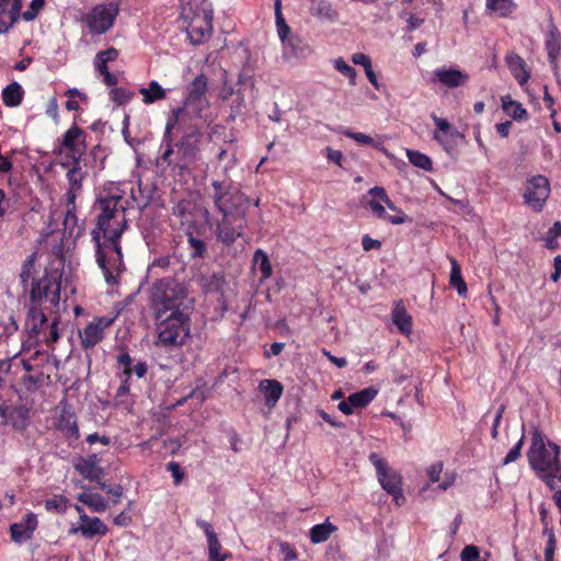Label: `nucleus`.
Wrapping results in <instances>:
<instances>
[{"label": "nucleus", "mask_w": 561, "mask_h": 561, "mask_svg": "<svg viewBox=\"0 0 561 561\" xmlns=\"http://www.w3.org/2000/svg\"><path fill=\"white\" fill-rule=\"evenodd\" d=\"M201 139L202 134L199 131H191L184 135L178 144V154L181 157L184 164L194 162L198 159Z\"/></svg>", "instance_id": "nucleus-19"}, {"label": "nucleus", "mask_w": 561, "mask_h": 561, "mask_svg": "<svg viewBox=\"0 0 561 561\" xmlns=\"http://www.w3.org/2000/svg\"><path fill=\"white\" fill-rule=\"evenodd\" d=\"M336 529V526L329 519L322 524H317L309 531L310 541L314 545L325 542Z\"/></svg>", "instance_id": "nucleus-34"}, {"label": "nucleus", "mask_w": 561, "mask_h": 561, "mask_svg": "<svg viewBox=\"0 0 561 561\" xmlns=\"http://www.w3.org/2000/svg\"><path fill=\"white\" fill-rule=\"evenodd\" d=\"M78 500L96 513L104 512L107 508V501L98 493L82 492L78 495Z\"/></svg>", "instance_id": "nucleus-37"}, {"label": "nucleus", "mask_w": 561, "mask_h": 561, "mask_svg": "<svg viewBox=\"0 0 561 561\" xmlns=\"http://www.w3.org/2000/svg\"><path fill=\"white\" fill-rule=\"evenodd\" d=\"M548 58L551 67L556 70L558 68V57L561 50V36L558 28L553 23L549 24L548 33L545 41Z\"/></svg>", "instance_id": "nucleus-25"}, {"label": "nucleus", "mask_w": 561, "mask_h": 561, "mask_svg": "<svg viewBox=\"0 0 561 561\" xmlns=\"http://www.w3.org/2000/svg\"><path fill=\"white\" fill-rule=\"evenodd\" d=\"M182 113H183V108H174V110H172V112L168 118L163 138H162L161 146H160L161 152H160L159 157L157 158V165L161 170H167V168H169V167H176V165H179L180 168L183 167L182 164L175 162L173 159L174 151H173V147H172V137H171L172 130L175 127V125L178 124V122L180 121Z\"/></svg>", "instance_id": "nucleus-10"}, {"label": "nucleus", "mask_w": 561, "mask_h": 561, "mask_svg": "<svg viewBox=\"0 0 561 561\" xmlns=\"http://www.w3.org/2000/svg\"><path fill=\"white\" fill-rule=\"evenodd\" d=\"M340 133L360 145L374 146V139L366 134L355 133L347 128H341Z\"/></svg>", "instance_id": "nucleus-51"}, {"label": "nucleus", "mask_w": 561, "mask_h": 561, "mask_svg": "<svg viewBox=\"0 0 561 561\" xmlns=\"http://www.w3.org/2000/svg\"><path fill=\"white\" fill-rule=\"evenodd\" d=\"M334 68L343 76L347 77L352 85L355 84L356 70L351 67L343 58H337L334 60Z\"/></svg>", "instance_id": "nucleus-48"}, {"label": "nucleus", "mask_w": 561, "mask_h": 561, "mask_svg": "<svg viewBox=\"0 0 561 561\" xmlns=\"http://www.w3.org/2000/svg\"><path fill=\"white\" fill-rule=\"evenodd\" d=\"M276 27L282 43H286V41L289 39V37L294 36L285 21H282V23L276 25Z\"/></svg>", "instance_id": "nucleus-64"}, {"label": "nucleus", "mask_w": 561, "mask_h": 561, "mask_svg": "<svg viewBox=\"0 0 561 561\" xmlns=\"http://www.w3.org/2000/svg\"><path fill=\"white\" fill-rule=\"evenodd\" d=\"M2 101L8 107L19 106L24 98V90L18 82H12L2 90Z\"/></svg>", "instance_id": "nucleus-32"}, {"label": "nucleus", "mask_w": 561, "mask_h": 561, "mask_svg": "<svg viewBox=\"0 0 561 561\" xmlns=\"http://www.w3.org/2000/svg\"><path fill=\"white\" fill-rule=\"evenodd\" d=\"M187 96L184 102L183 113L190 117H199L202 113L209 106L206 98L207 78L205 75L197 76L187 88Z\"/></svg>", "instance_id": "nucleus-8"}, {"label": "nucleus", "mask_w": 561, "mask_h": 561, "mask_svg": "<svg viewBox=\"0 0 561 561\" xmlns=\"http://www.w3.org/2000/svg\"><path fill=\"white\" fill-rule=\"evenodd\" d=\"M523 444H524V438L522 437L515 444V446L507 453V455L505 456V458L503 460V465H508V463L515 461L517 458H519Z\"/></svg>", "instance_id": "nucleus-56"}, {"label": "nucleus", "mask_w": 561, "mask_h": 561, "mask_svg": "<svg viewBox=\"0 0 561 561\" xmlns=\"http://www.w3.org/2000/svg\"><path fill=\"white\" fill-rule=\"evenodd\" d=\"M253 266L261 273V282L268 279L273 274V267L265 251L257 249L253 254Z\"/></svg>", "instance_id": "nucleus-36"}, {"label": "nucleus", "mask_w": 561, "mask_h": 561, "mask_svg": "<svg viewBox=\"0 0 561 561\" xmlns=\"http://www.w3.org/2000/svg\"><path fill=\"white\" fill-rule=\"evenodd\" d=\"M310 12L318 19L335 21L339 16L329 0H310Z\"/></svg>", "instance_id": "nucleus-30"}, {"label": "nucleus", "mask_w": 561, "mask_h": 561, "mask_svg": "<svg viewBox=\"0 0 561 561\" xmlns=\"http://www.w3.org/2000/svg\"><path fill=\"white\" fill-rule=\"evenodd\" d=\"M245 107L244 94L241 90H238L237 98L232 101L231 110L233 113H240Z\"/></svg>", "instance_id": "nucleus-62"}, {"label": "nucleus", "mask_w": 561, "mask_h": 561, "mask_svg": "<svg viewBox=\"0 0 561 561\" xmlns=\"http://www.w3.org/2000/svg\"><path fill=\"white\" fill-rule=\"evenodd\" d=\"M44 332L41 335V339L38 341H44L47 344L48 343H55L59 339V329H58V321L55 319L51 321V323H48L45 328Z\"/></svg>", "instance_id": "nucleus-47"}, {"label": "nucleus", "mask_w": 561, "mask_h": 561, "mask_svg": "<svg viewBox=\"0 0 561 561\" xmlns=\"http://www.w3.org/2000/svg\"><path fill=\"white\" fill-rule=\"evenodd\" d=\"M236 165L234 156L221 169L222 179L211 180V190L208 195L215 209L220 213L248 211L249 199L241 192L237 183L228 178V172Z\"/></svg>", "instance_id": "nucleus-4"}, {"label": "nucleus", "mask_w": 561, "mask_h": 561, "mask_svg": "<svg viewBox=\"0 0 561 561\" xmlns=\"http://www.w3.org/2000/svg\"><path fill=\"white\" fill-rule=\"evenodd\" d=\"M377 396V390L374 388H366L348 396L350 403L353 409H362L368 405Z\"/></svg>", "instance_id": "nucleus-40"}, {"label": "nucleus", "mask_w": 561, "mask_h": 561, "mask_svg": "<svg viewBox=\"0 0 561 561\" xmlns=\"http://www.w3.org/2000/svg\"><path fill=\"white\" fill-rule=\"evenodd\" d=\"M461 561H480V550L478 547L466 546L460 553Z\"/></svg>", "instance_id": "nucleus-53"}, {"label": "nucleus", "mask_w": 561, "mask_h": 561, "mask_svg": "<svg viewBox=\"0 0 561 561\" xmlns=\"http://www.w3.org/2000/svg\"><path fill=\"white\" fill-rule=\"evenodd\" d=\"M167 469L171 473L174 484H180L184 478V472L182 471L180 465L172 461L168 463Z\"/></svg>", "instance_id": "nucleus-57"}, {"label": "nucleus", "mask_w": 561, "mask_h": 561, "mask_svg": "<svg viewBox=\"0 0 561 561\" xmlns=\"http://www.w3.org/2000/svg\"><path fill=\"white\" fill-rule=\"evenodd\" d=\"M57 427L68 438L77 439L79 437L77 422L72 413L66 409H64L59 415Z\"/></svg>", "instance_id": "nucleus-31"}, {"label": "nucleus", "mask_w": 561, "mask_h": 561, "mask_svg": "<svg viewBox=\"0 0 561 561\" xmlns=\"http://www.w3.org/2000/svg\"><path fill=\"white\" fill-rule=\"evenodd\" d=\"M486 8L501 16H505L512 12V0H486Z\"/></svg>", "instance_id": "nucleus-44"}, {"label": "nucleus", "mask_w": 561, "mask_h": 561, "mask_svg": "<svg viewBox=\"0 0 561 561\" xmlns=\"http://www.w3.org/2000/svg\"><path fill=\"white\" fill-rule=\"evenodd\" d=\"M127 204L124 192L115 185L102 190L96 199L99 214L91 234L96 247V263L108 285L116 284L124 270L121 238L127 229Z\"/></svg>", "instance_id": "nucleus-1"}, {"label": "nucleus", "mask_w": 561, "mask_h": 561, "mask_svg": "<svg viewBox=\"0 0 561 561\" xmlns=\"http://www.w3.org/2000/svg\"><path fill=\"white\" fill-rule=\"evenodd\" d=\"M225 285V277L222 274L215 273L205 278L204 286L207 291H221Z\"/></svg>", "instance_id": "nucleus-49"}, {"label": "nucleus", "mask_w": 561, "mask_h": 561, "mask_svg": "<svg viewBox=\"0 0 561 561\" xmlns=\"http://www.w3.org/2000/svg\"><path fill=\"white\" fill-rule=\"evenodd\" d=\"M442 471H443V463H442V462L433 463V465L427 469V476H428V479H430L432 482H438V481H439V478H440V474H442Z\"/></svg>", "instance_id": "nucleus-60"}, {"label": "nucleus", "mask_w": 561, "mask_h": 561, "mask_svg": "<svg viewBox=\"0 0 561 561\" xmlns=\"http://www.w3.org/2000/svg\"><path fill=\"white\" fill-rule=\"evenodd\" d=\"M188 249L193 257H203L206 252V245L204 241L195 238L193 234L187 237Z\"/></svg>", "instance_id": "nucleus-50"}, {"label": "nucleus", "mask_w": 561, "mask_h": 561, "mask_svg": "<svg viewBox=\"0 0 561 561\" xmlns=\"http://www.w3.org/2000/svg\"><path fill=\"white\" fill-rule=\"evenodd\" d=\"M196 524L202 530H204L206 535L208 546V560L229 558V553L222 552L221 543L219 542L218 536L214 531L211 525L208 522L202 519H198Z\"/></svg>", "instance_id": "nucleus-23"}, {"label": "nucleus", "mask_w": 561, "mask_h": 561, "mask_svg": "<svg viewBox=\"0 0 561 561\" xmlns=\"http://www.w3.org/2000/svg\"><path fill=\"white\" fill-rule=\"evenodd\" d=\"M368 207L376 218L392 225H401L409 220L404 213H399V215H389L385 208L383 202L377 196H371V199L368 202Z\"/></svg>", "instance_id": "nucleus-26"}, {"label": "nucleus", "mask_w": 561, "mask_h": 561, "mask_svg": "<svg viewBox=\"0 0 561 561\" xmlns=\"http://www.w3.org/2000/svg\"><path fill=\"white\" fill-rule=\"evenodd\" d=\"M76 210V201H73V204H70L69 201H66V215L64 218V226L66 230H69V233H72L77 226Z\"/></svg>", "instance_id": "nucleus-46"}, {"label": "nucleus", "mask_w": 561, "mask_h": 561, "mask_svg": "<svg viewBox=\"0 0 561 561\" xmlns=\"http://www.w3.org/2000/svg\"><path fill=\"white\" fill-rule=\"evenodd\" d=\"M503 111L515 121H526L528 113L522 103L512 100L510 95H504L501 99Z\"/></svg>", "instance_id": "nucleus-35"}, {"label": "nucleus", "mask_w": 561, "mask_h": 561, "mask_svg": "<svg viewBox=\"0 0 561 561\" xmlns=\"http://www.w3.org/2000/svg\"><path fill=\"white\" fill-rule=\"evenodd\" d=\"M111 100L119 105L129 102L133 94L122 88H114L110 92Z\"/></svg>", "instance_id": "nucleus-52"}, {"label": "nucleus", "mask_w": 561, "mask_h": 561, "mask_svg": "<svg viewBox=\"0 0 561 561\" xmlns=\"http://www.w3.org/2000/svg\"><path fill=\"white\" fill-rule=\"evenodd\" d=\"M247 213H220V218H206V220L210 228H213L217 241L225 245H232L237 239L243 236L244 228L247 227Z\"/></svg>", "instance_id": "nucleus-7"}, {"label": "nucleus", "mask_w": 561, "mask_h": 561, "mask_svg": "<svg viewBox=\"0 0 561 561\" xmlns=\"http://www.w3.org/2000/svg\"><path fill=\"white\" fill-rule=\"evenodd\" d=\"M469 73L457 67H438L433 71V83H440L448 89L463 87L469 81Z\"/></svg>", "instance_id": "nucleus-14"}, {"label": "nucleus", "mask_w": 561, "mask_h": 561, "mask_svg": "<svg viewBox=\"0 0 561 561\" xmlns=\"http://www.w3.org/2000/svg\"><path fill=\"white\" fill-rule=\"evenodd\" d=\"M113 323V319L96 318L79 331L81 345L84 350L94 347L104 336V331Z\"/></svg>", "instance_id": "nucleus-15"}, {"label": "nucleus", "mask_w": 561, "mask_h": 561, "mask_svg": "<svg viewBox=\"0 0 561 561\" xmlns=\"http://www.w3.org/2000/svg\"><path fill=\"white\" fill-rule=\"evenodd\" d=\"M77 533H80L84 538H92L94 536H104L107 533V527L99 517H90L87 514H82L80 525L70 529V534Z\"/></svg>", "instance_id": "nucleus-21"}, {"label": "nucleus", "mask_w": 561, "mask_h": 561, "mask_svg": "<svg viewBox=\"0 0 561 561\" xmlns=\"http://www.w3.org/2000/svg\"><path fill=\"white\" fill-rule=\"evenodd\" d=\"M436 125V130L433 133V138L444 148L445 151L450 152L457 138H462L460 131L451 126L447 119L438 117L436 114L431 115Z\"/></svg>", "instance_id": "nucleus-16"}, {"label": "nucleus", "mask_w": 561, "mask_h": 561, "mask_svg": "<svg viewBox=\"0 0 561 561\" xmlns=\"http://www.w3.org/2000/svg\"><path fill=\"white\" fill-rule=\"evenodd\" d=\"M35 260L36 253L27 256L22 265L20 278L24 288L31 287V305L26 318V328L30 330L31 337L39 340L48 324L43 305L46 309L59 306L62 266L59 262L58 266L46 267L44 275L36 279Z\"/></svg>", "instance_id": "nucleus-2"}, {"label": "nucleus", "mask_w": 561, "mask_h": 561, "mask_svg": "<svg viewBox=\"0 0 561 561\" xmlns=\"http://www.w3.org/2000/svg\"><path fill=\"white\" fill-rule=\"evenodd\" d=\"M507 67L520 85L527 83L530 78V73L527 70L526 64L522 57L517 54L511 53L506 56Z\"/></svg>", "instance_id": "nucleus-27"}, {"label": "nucleus", "mask_w": 561, "mask_h": 561, "mask_svg": "<svg viewBox=\"0 0 561 561\" xmlns=\"http://www.w3.org/2000/svg\"><path fill=\"white\" fill-rule=\"evenodd\" d=\"M283 46L284 53L294 57H305L309 53L308 45L297 35L289 37Z\"/></svg>", "instance_id": "nucleus-39"}, {"label": "nucleus", "mask_w": 561, "mask_h": 561, "mask_svg": "<svg viewBox=\"0 0 561 561\" xmlns=\"http://www.w3.org/2000/svg\"><path fill=\"white\" fill-rule=\"evenodd\" d=\"M213 32L211 14L205 9L194 11V14L186 25V33L190 41L197 45L210 36Z\"/></svg>", "instance_id": "nucleus-13"}, {"label": "nucleus", "mask_w": 561, "mask_h": 561, "mask_svg": "<svg viewBox=\"0 0 561 561\" xmlns=\"http://www.w3.org/2000/svg\"><path fill=\"white\" fill-rule=\"evenodd\" d=\"M37 526V518L34 514H27L20 524L11 526V538L16 542H23L31 538Z\"/></svg>", "instance_id": "nucleus-24"}, {"label": "nucleus", "mask_w": 561, "mask_h": 561, "mask_svg": "<svg viewBox=\"0 0 561 561\" xmlns=\"http://www.w3.org/2000/svg\"><path fill=\"white\" fill-rule=\"evenodd\" d=\"M550 185L542 175L531 178L525 187V203L536 211H540L549 197Z\"/></svg>", "instance_id": "nucleus-12"}, {"label": "nucleus", "mask_w": 561, "mask_h": 561, "mask_svg": "<svg viewBox=\"0 0 561 561\" xmlns=\"http://www.w3.org/2000/svg\"><path fill=\"white\" fill-rule=\"evenodd\" d=\"M60 164L62 168H69L66 174L69 188L65 195V198L66 201H69L70 204H73V201L77 199V196L82 191L84 173L81 170L80 160H71V163L69 161H62Z\"/></svg>", "instance_id": "nucleus-17"}, {"label": "nucleus", "mask_w": 561, "mask_h": 561, "mask_svg": "<svg viewBox=\"0 0 561 561\" xmlns=\"http://www.w3.org/2000/svg\"><path fill=\"white\" fill-rule=\"evenodd\" d=\"M424 23V19L420 18L415 14L409 15L407 18V26L404 28L405 32H413L422 26Z\"/></svg>", "instance_id": "nucleus-58"}, {"label": "nucleus", "mask_w": 561, "mask_h": 561, "mask_svg": "<svg viewBox=\"0 0 561 561\" xmlns=\"http://www.w3.org/2000/svg\"><path fill=\"white\" fill-rule=\"evenodd\" d=\"M82 142V130L72 126L62 136L59 154L65 153L70 160H80L83 151Z\"/></svg>", "instance_id": "nucleus-18"}, {"label": "nucleus", "mask_w": 561, "mask_h": 561, "mask_svg": "<svg viewBox=\"0 0 561 561\" xmlns=\"http://www.w3.org/2000/svg\"><path fill=\"white\" fill-rule=\"evenodd\" d=\"M556 550V538L552 530L549 531V539L545 549V560L553 561V554Z\"/></svg>", "instance_id": "nucleus-59"}, {"label": "nucleus", "mask_w": 561, "mask_h": 561, "mask_svg": "<svg viewBox=\"0 0 561 561\" xmlns=\"http://www.w3.org/2000/svg\"><path fill=\"white\" fill-rule=\"evenodd\" d=\"M451 271H450V279L449 284L454 287L457 293L465 297L467 295V284L462 278L461 268L456 259L450 257Z\"/></svg>", "instance_id": "nucleus-38"}, {"label": "nucleus", "mask_w": 561, "mask_h": 561, "mask_svg": "<svg viewBox=\"0 0 561 561\" xmlns=\"http://www.w3.org/2000/svg\"><path fill=\"white\" fill-rule=\"evenodd\" d=\"M21 0H0V34L7 33L19 20Z\"/></svg>", "instance_id": "nucleus-20"}, {"label": "nucleus", "mask_w": 561, "mask_h": 561, "mask_svg": "<svg viewBox=\"0 0 561 561\" xmlns=\"http://www.w3.org/2000/svg\"><path fill=\"white\" fill-rule=\"evenodd\" d=\"M124 381L117 389L116 396H115V405L123 407L127 411L131 408V401L129 400V386L127 383L128 378L131 375L130 369H124Z\"/></svg>", "instance_id": "nucleus-41"}, {"label": "nucleus", "mask_w": 561, "mask_h": 561, "mask_svg": "<svg viewBox=\"0 0 561 561\" xmlns=\"http://www.w3.org/2000/svg\"><path fill=\"white\" fill-rule=\"evenodd\" d=\"M407 156L409 158V161L416 168H420L424 171H432L433 170V162L432 159L426 156L425 153H422L417 150H407Z\"/></svg>", "instance_id": "nucleus-43"}, {"label": "nucleus", "mask_w": 561, "mask_h": 561, "mask_svg": "<svg viewBox=\"0 0 561 561\" xmlns=\"http://www.w3.org/2000/svg\"><path fill=\"white\" fill-rule=\"evenodd\" d=\"M392 322L398 328V330L404 334L409 335L412 331V318L408 313L402 301H396L393 310H392Z\"/></svg>", "instance_id": "nucleus-28"}, {"label": "nucleus", "mask_w": 561, "mask_h": 561, "mask_svg": "<svg viewBox=\"0 0 561 561\" xmlns=\"http://www.w3.org/2000/svg\"><path fill=\"white\" fill-rule=\"evenodd\" d=\"M186 288L178 280L167 277L156 282L151 288V307L154 314L185 313L192 308Z\"/></svg>", "instance_id": "nucleus-5"}, {"label": "nucleus", "mask_w": 561, "mask_h": 561, "mask_svg": "<svg viewBox=\"0 0 561 561\" xmlns=\"http://www.w3.org/2000/svg\"><path fill=\"white\" fill-rule=\"evenodd\" d=\"M278 546L283 561H295L298 558L296 550L288 542L282 541Z\"/></svg>", "instance_id": "nucleus-54"}, {"label": "nucleus", "mask_w": 561, "mask_h": 561, "mask_svg": "<svg viewBox=\"0 0 561 561\" xmlns=\"http://www.w3.org/2000/svg\"><path fill=\"white\" fill-rule=\"evenodd\" d=\"M156 320V345L159 347L170 348L182 346L190 336V318L188 312L170 314L162 317L154 314Z\"/></svg>", "instance_id": "nucleus-6"}, {"label": "nucleus", "mask_w": 561, "mask_h": 561, "mask_svg": "<svg viewBox=\"0 0 561 561\" xmlns=\"http://www.w3.org/2000/svg\"><path fill=\"white\" fill-rule=\"evenodd\" d=\"M560 447L550 442L538 430L531 434V445L527 453L530 468L550 490L561 482V461L559 459Z\"/></svg>", "instance_id": "nucleus-3"}, {"label": "nucleus", "mask_w": 561, "mask_h": 561, "mask_svg": "<svg viewBox=\"0 0 561 561\" xmlns=\"http://www.w3.org/2000/svg\"><path fill=\"white\" fill-rule=\"evenodd\" d=\"M352 61L355 65L363 66L364 70H366L367 68L371 67L370 58L366 54H364V53H356V54H354L352 56Z\"/></svg>", "instance_id": "nucleus-61"}, {"label": "nucleus", "mask_w": 561, "mask_h": 561, "mask_svg": "<svg viewBox=\"0 0 561 561\" xmlns=\"http://www.w3.org/2000/svg\"><path fill=\"white\" fill-rule=\"evenodd\" d=\"M117 13L115 3L98 4L83 18V22L91 34L101 35L113 26Z\"/></svg>", "instance_id": "nucleus-9"}, {"label": "nucleus", "mask_w": 561, "mask_h": 561, "mask_svg": "<svg viewBox=\"0 0 561 561\" xmlns=\"http://www.w3.org/2000/svg\"><path fill=\"white\" fill-rule=\"evenodd\" d=\"M75 468L84 479L90 481H99L103 476V469L100 467V459L95 454L80 458L75 465Z\"/></svg>", "instance_id": "nucleus-22"}, {"label": "nucleus", "mask_w": 561, "mask_h": 561, "mask_svg": "<svg viewBox=\"0 0 561 561\" xmlns=\"http://www.w3.org/2000/svg\"><path fill=\"white\" fill-rule=\"evenodd\" d=\"M259 388L264 394L266 405L271 408L277 403L283 393V386L277 380H262L259 385Z\"/></svg>", "instance_id": "nucleus-29"}, {"label": "nucleus", "mask_w": 561, "mask_h": 561, "mask_svg": "<svg viewBox=\"0 0 561 561\" xmlns=\"http://www.w3.org/2000/svg\"><path fill=\"white\" fill-rule=\"evenodd\" d=\"M139 93L142 95V102L145 104H152L167 98V90L154 80L150 81L147 87L140 88Z\"/></svg>", "instance_id": "nucleus-33"}, {"label": "nucleus", "mask_w": 561, "mask_h": 561, "mask_svg": "<svg viewBox=\"0 0 561 561\" xmlns=\"http://www.w3.org/2000/svg\"><path fill=\"white\" fill-rule=\"evenodd\" d=\"M368 195L370 196H377L379 199H381L385 204V208L392 210L394 215H399V213H403L401 209H399L392 201L389 198L388 194L386 193L383 187L375 186L368 191Z\"/></svg>", "instance_id": "nucleus-45"}, {"label": "nucleus", "mask_w": 561, "mask_h": 561, "mask_svg": "<svg viewBox=\"0 0 561 561\" xmlns=\"http://www.w3.org/2000/svg\"><path fill=\"white\" fill-rule=\"evenodd\" d=\"M362 245L365 251H370L373 249H379L381 243L379 240L373 239L368 234H365L362 238Z\"/></svg>", "instance_id": "nucleus-63"}, {"label": "nucleus", "mask_w": 561, "mask_h": 561, "mask_svg": "<svg viewBox=\"0 0 561 561\" xmlns=\"http://www.w3.org/2000/svg\"><path fill=\"white\" fill-rule=\"evenodd\" d=\"M369 461L376 469L377 479L382 489L389 492H398L401 488V474L389 467L388 462L381 458L377 453L369 455Z\"/></svg>", "instance_id": "nucleus-11"}, {"label": "nucleus", "mask_w": 561, "mask_h": 561, "mask_svg": "<svg viewBox=\"0 0 561 561\" xmlns=\"http://www.w3.org/2000/svg\"><path fill=\"white\" fill-rule=\"evenodd\" d=\"M118 57V50L114 47H110L105 50L99 51L93 60L95 70L108 69L107 64L116 60Z\"/></svg>", "instance_id": "nucleus-42"}, {"label": "nucleus", "mask_w": 561, "mask_h": 561, "mask_svg": "<svg viewBox=\"0 0 561 561\" xmlns=\"http://www.w3.org/2000/svg\"><path fill=\"white\" fill-rule=\"evenodd\" d=\"M66 507L65 499L62 496H54L45 502V508L48 512H62Z\"/></svg>", "instance_id": "nucleus-55"}]
</instances>
